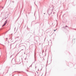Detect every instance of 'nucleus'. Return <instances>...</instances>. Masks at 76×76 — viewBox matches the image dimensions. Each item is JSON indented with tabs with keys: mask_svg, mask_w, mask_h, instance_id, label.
I'll list each match as a JSON object with an SVG mask.
<instances>
[{
	"mask_svg": "<svg viewBox=\"0 0 76 76\" xmlns=\"http://www.w3.org/2000/svg\"><path fill=\"white\" fill-rule=\"evenodd\" d=\"M6 23H7V22H6V21L5 22V23L2 26V27H3V26H5V25H6Z\"/></svg>",
	"mask_w": 76,
	"mask_h": 76,
	"instance_id": "1",
	"label": "nucleus"
},
{
	"mask_svg": "<svg viewBox=\"0 0 76 76\" xmlns=\"http://www.w3.org/2000/svg\"><path fill=\"white\" fill-rule=\"evenodd\" d=\"M54 31H56V30H54Z\"/></svg>",
	"mask_w": 76,
	"mask_h": 76,
	"instance_id": "2",
	"label": "nucleus"
},
{
	"mask_svg": "<svg viewBox=\"0 0 76 76\" xmlns=\"http://www.w3.org/2000/svg\"><path fill=\"white\" fill-rule=\"evenodd\" d=\"M66 27H67V26H66Z\"/></svg>",
	"mask_w": 76,
	"mask_h": 76,
	"instance_id": "3",
	"label": "nucleus"
}]
</instances>
